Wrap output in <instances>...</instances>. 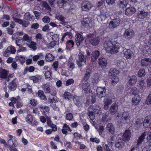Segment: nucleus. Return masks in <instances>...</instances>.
<instances>
[{"label": "nucleus", "instance_id": "nucleus-26", "mask_svg": "<svg viewBox=\"0 0 151 151\" xmlns=\"http://www.w3.org/2000/svg\"><path fill=\"white\" fill-rule=\"evenodd\" d=\"M117 109V105L116 103H114L110 107L109 111L111 114H114L116 112Z\"/></svg>", "mask_w": 151, "mask_h": 151}, {"label": "nucleus", "instance_id": "nucleus-17", "mask_svg": "<svg viewBox=\"0 0 151 151\" xmlns=\"http://www.w3.org/2000/svg\"><path fill=\"white\" fill-rule=\"evenodd\" d=\"M55 18L60 21V23L64 25H66L68 22L65 21V18L62 15L59 14H57L55 16Z\"/></svg>", "mask_w": 151, "mask_h": 151}, {"label": "nucleus", "instance_id": "nucleus-7", "mask_svg": "<svg viewBox=\"0 0 151 151\" xmlns=\"http://www.w3.org/2000/svg\"><path fill=\"white\" fill-rule=\"evenodd\" d=\"M134 32L132 29H126L124 34V37L127 40H130L133 38L134 35Z\"/></svg>", "mask_w": 151, "mask_h": 151}, {"label": "nucleus", "instance_id": "nucleus-22", "mask_svg": "<svg viewBox=\"0 0 151 151\" xmlns=\"http://www.w3.org/2000/svg\"><path fill=\"white\" fill-rule=\"evenodd\" d=\"M106 130L110 134H113L114 133L115 129L111 123H109L107 125Z\"/></svg>", "mask_w": 151, "mask_h": 151}, {"label": "nucleus", "instance_id": "nucleus-60", "mask_svg": "<svg viewBox=\"0 0 151 151\" xmlns=\"http://www.w3.org/2000/svg\"><path fill=\"white\" fill-rule=\"evenodd\" d=\"M74 83V80L72 79H70L68 80L66 82L65 85L68 86L69 85L72 84Z\"/></svg>", "mask_w": 151, "mask_h": 151}, {"label": "nucleus", "instance_id": "nucleus-27", "mask_svg": "<svg viewBox=\"0 0 151 151\" xmlns=\"http://www.w3.org/2000/svg\"><path fill=\"white\" fill-rule=\"evenodd\" d=\"M124 145V143L121 138H118L116 142L115 146L116 147L119 148H122Z\"/></svg>", "mask_w": 151, "mask_h": 151}, {"label": "nucleus", "instance_id": "nucleus-18", "mask_svg": "<svg viewBox=\"0 0 151 151\" xmlns=\"http://www.w3.org/2000/svg\"><path fill=\"white\" fill-rule=\"evenodd\" d=\"M136 9L134 7H129L126 9L125 14L127 16L131 15L136 12Z\"/></svg>", "mask_w": 151, "mask_h": 151}, {"label": "nucleus", "instance_id": "nucleus-53", "mask_svg": "<svg viewBox=\"0 0 151 151\" xmlns=\"http://www.w3.org/2000/svg\"><path fill=\"white\" fill-rule=\"evenodd\" d=\"M145 103L147 105L151 104V93L149 94L147 97L145 101Z\"/></svg>", "mask_w": 151, "mask_h": 151}, {"label": "nucleus", "instance_id": "nucleus-13", "mask_svg": "<svg viewBox=\"0 0 151 151\" xmlns=\"http://www.w3.org/2000/svg\"><path fill=\"white\" fill-rule=\"evenodd\" d=\"M12 137V136L10 135V150L17 151V149L15 148L17 145V142L14 139L12 140L11 139Z\"/></svg>", "mask_w": 151, "mask_h": 151}, {"label": "nucleus", "instance_id": "nucleus-2", "mask_svg": "<svg viewBox=\"0 0 151 151\" xmlns=\"http://www.w3.org/2000/svg\"><path fill=\"white\" fill-rule=\"evenodd\" d=\"M101 108L99 106H91L88 108V115L90 119L93 120L95 117V114H99L101 113Z\"/></svg>", "mask_w": 151, "mask_h": 151}, {"label": "nucleus", "instance_id": "nucleus-24", "mask_svg": "<svg viewBox=\"0 0 151 151\" xmlns=\"http://www.w3.org/2000/svg\"><path fill=\"white\" fill-rule=\"evenodd\" d=\"M148 14V13L147 12L143 10L139 11L137 13V16L139 18L144 19L147 16Z\"/></svg>", "mask_w": 151, "mask_h": 151}, {"label": "nucleus", "instance_id": "nucleus-9", "mask_svg": "<svg viewBox=\"0 0 151 151\" xmlns=\"http://www.w3.org/2000/svg\"><path fill=\"white\" fill-rule=\"evenodd\" d=\"M75 37L76 43L77 46L82 47L83 45L82 42L84 40L83 36L78 33L76 35Z\"/></svg>", "mask_w": 151, "mask_h": 151}, {"label": "nucleus", "instance_id": "nucleus-25", "mask_svg": "<svg viewBox=\"0 0 151 151\" xmlns=\"http://www.w3.org/2000/svg\"><path fill=\"white\" fill-rule=\"evenodd\" d=\"M151 60L150 58H144L141 60V65L142 66H147L150 65Z\"/></svg>", "mask_w": 151, "mask_h": 151}, {"label": "nucleus", "instance_id": "nucleus-61", "mask_svg": "<svg viewBox=\"0 0 151 151\" xmlns=\"http://www.w3.org/2000/svg\"><path fill=\"white\" fill-rule=\"evenodd\" d=\"M100 17L102 21L105 20L106 19V18L108 17V16H106V14L103 13H101V14Z\"/></svg>", "mask_w": 151, "mask_h": 151}, {"label": "nucleus", "instance_id": "nucleus-47", "mask_svg": "<svg viewBox=\"0 0 151 151\" xmlns=\"http://www.w3.org/2000/svg\"><path fill=\"white\" fill-rule=\"evenodd\" d=\"M12 63L11 66L12 68L16 69L17 67V64L15 61H13V58L11 57H10V63Z\"/></svg>", "mask_w": 151, "mask_h": 151}, {"label": "nucleus", "instance_id": "nucleus-10", "mask_svg": "<svg viewBox=\"0 0 151 151\" xmlns=\"http://www.w3.org/2000/svg\"><path fill=\"white\" fill-rule=\"evenodd\" d=\"M92 22V19L90 17H83L81 22L82 25L85 27L90 26Z\"/></svg>", "mask_w": 151, "mask_h": 151}, {"label": "nucleus", "instance_id": "nucleus-45", "mask_svg": "<svg viewBox=\"0 0 151 151\" xmlns=\"http://www.w3.org/2000/svg\"><path fill=\"white\" fill-rule=\"evenodd\" d=\"M64 98L68 100H71L72 98V95L69 92H65L63 94Z\"/></svg>", "mask_w": 151, "mask_h": 151}, {"label": "nucleus", "instance_id": "nucleus-34", "mask_svg": "<svg viewBox=\"0 0 151 151\" xmlns=\"http://www.w3.org/2000/svg\"><path fill=\"white\" fill-rule=\"evenodd\" d=\"M99 77L98 74L96 73L94 74L91 80L92 83L94 85L96 84L99 81Z\"/></svg>", "mask_w": 151, "mask_h": 151}, {"label": "nucleus", "instance_id": "nucleus-38", "mask_svg": "<svg viewBox=\"0 0 151 151\" xmlns=\"http://www.w3.org/2000/svg\"><path fill=\"white\" fill-rule=\"evenodd\" d=\"M146 134L145 132L143 133L141 135L139 138L137 142V145H141L142 142L143 141L145 138Z\"/></svg>", "mask_w": 151, "mask_h": 151}, {"label": "nucleus", "instance_id": "nucleus-19", "mask_svg": "<svg viewBox=\"0 0 151 151\" xmlns=\"http://www.w3.org/2000/svg\"><path fill=\"white\" fill-rule=\"evenodd\" d=\"M73 100L75 105L78 107L82 106L81 99L80 97L76 96H74L73 98Z\"/></svg>", "mask_w": 151, "mask_h": 151}, {"label": "nucleus", "instance_id": "nucleus-63", "mask_svg": "<svg viewBox=\"0 0 151 151\" xmlns=\"http://www.w3.org/2000/svg\"><path fill=\"white\" fill-rule=\"evenodd\" d=\"M3 55L5 57H8L9 55V48L8 47L3 52Z\"/></svg>", "mask_w": 151, "mask_h": 151}, {"label": "nucleus", "instance_id": "nucleus-40", "mask_svg": "<svg viewBox=\"0 0 151 151\" xmlns=\"http://www.w3.org/2000/svg\"><path fill=\"white\" fill-rule=\"evenodd\" d=\"M30 42V44H27L28 47L32 49L33 50H36L37 49L36 43L32 41H31Z\"/></svg>", "mask_w": 151, "mask_h": 151}, {"label": "nucleus", "instance_id": "nucleus-33", "mask_svg": "<svg viewBox=\"0 0 151 151\" xmlns=\"http://www.w3.org/2000/svg\"><path fill=\"white\" fill-rule=\"evenodd\" d=\"M67 130L69 131L70 132L72 131L69 127L65 123L63 126V128L61 130L63 134H66L67 133Z\"/></svg>", "mask_w": 151, "mask_h": 151}, {"label": "nucleus", "instance_id": "nucleus-20", "mask_svg": "<svg viewBox=\"0 0 151 151\" xmlns=\"http://www.w3.org/2000/svg\"><path fill=\"white\" fill-rule=\"evenodd\" d=\"M71 0H58L57 4L58 5L60 8L64 7L66 5V3L71 2Z\"/></svg>", "mask_w": 151, "mask_h": 151}, {"label": "nucleus", "instance_id": "nucleus-52", "mask_svg": "<svg viewBox=\"0 0 151 151\" xmlns=\"http://www.w3.org/2000/svg\"><path fill=\"white\" fill-rule=\"evenodd\" d=\"M40 76H38L37 77L35 76H32L29 77L30 79L33 80L34 83L37 82L39 80Z\"/></svg>", "mask_w": 151, "mask_h": 151}, {"label": "nucleus", "instance_id": "nucleus-56", "mask_svg": "<svg viewBox=\"0 0 151 151\" xmlns=\"http://www.w3.org/2000/svg\"><path fill=\"white\" fill-rule=\"evenodd\" d=\"M26 121L28 123H31L32 121V117L31 115H28L26 118Z\"/></svg>", "mask_w": 151, "mask_h": 151}, {"label": "nucleus", "instance_id": "nucleus-6", "mask_svg": "<svg viewBox=\"0 0 151 151\" xmlns=\"http://www.w3.org/2000/svg\"><path fill=\"white\" fill-rule=\"evenodd\" d=\"M81 6L82 10L87 11L90 10L92 7V4L89 1H84L82 2Z\"/></svg>", "mask_w": 151, "mask_h": 151}, {"label": "nucleus", "instance_id": "nucleus-23", "mask_svg": "<svg viewBox=\"0 0 151 151\" xmlns=\"http://www.w3.org/2000/svg\"><path fill=\"white\" fill-rule=\"evenodd\" d=\"M104 100V109L105 110H107L109 108V106L112 103L111 99L109 98H108L107 97H105Z\"/></svg>", "mask_w": 151, "mask_h": 151}, {"label": "nucleus", "instance_id": "nucleus-4", "mask_svg": "<svg viewBox=\"0 0 151 151\" xmlns=\"http://www.w3.org/2000/svg\"><path fill=\"white\" fill-rule=\"evenodd\" d=\"M87 39L92 45L96 46L99 44L100 41L99 37H97L94 34H90L86 36Z\"/></svg>", "mask_w": 151, "mask_h": 151}, {"label": "nucleus", "instance_id": "nucleus-36", "mask_svg": "<svg viewBox=\"0 0 151 151\" xmlns=\"http://www.w3.org/2000/svg\"><path fill=\"white\" fill-rule=\"evenodd\" d=\"M74 44V42L72 40H68L66 43V48L67 49L72 48Z\"/></svg>", "mask_w": 151, "mask_h": 151}, {"label": "nucleus", "instance_id": "nucleus-58", "mask_svg": "<svg viewBox=\"0 0 151 151\" xmlns=\"http://www.w3.org/2000/svg\"><path fill=\"white\" fill-rule=\"evenodd\" d=\"M42 20L45 23H48L50 22V19L48 16H45L42 19Z\"/></svg>", "mask_w": 151, "mask_h": 151}, {"label": "nucleus", "instance_id": "nucleus-48", "mask_svg": "<svg viewBox=\"0 0 151 151\" xmlns=\"http://www.w3.org/2000/svg\"><path fill=\"white\" fill-rule=\"evenodd\" d=\"M145 74V70L144 69H141L138 71V75L139 77H143Z\"/></svg>", "mask_w": 151, "mask_h": 151}, {"label": "nucleus", "instance_id": "nucleus-8", "mask_svg": "<svg viewBox=\"0 0 151 151\" xmlns=\"http://www.w3.org/2000/svg\"><path fill=\"white\" fill-rule=\"evenodd\" d=\"M106 89L104 88H97L96 89L97 95L99 98H105L106 96Z\"/></svg>", "mask_w": 151, "mask_h": 151}, {"label": "nucleus", "instance_id": "nucleus-50", "mask_svg": "<svg viewBox=\"0 0 151 151\" xmlns=\"http://www.w3.org/2000/svg\"><path fill=\"white\" fill-rule=\"evenodd\" d=\"M59 44V42L58 41H53L50 43L49 47L50 49H51L52 48H53L56 45H58Z\"/></svg>", "mask_w": 151, "mask_h": 151}, {"label": "nucleus", "instance_id": "nucleus-11", "mask_svg": "<svg viewBox=\"0 0 151 151\" xmlns=\"http://www.w3.org/2000/svg\"><path fill=\"white\" fill-rule=\"evenodd\" d=\"M121 122L124 123H128L130 121L129 114L127 112H124L121 118Z\"/></svg>", "mask_w": 151, "mask_h": 151}, {"label": "nucleus", "instance_id": "nucleus-39", "mask_svg": "<svg viewBox=\"0 0 151 151\" xmlns=\"http://www.w3.org/2000/svg\"><path fill=\"white\" fill-rule=\"evenodd\" d=\"M41 5L46 9L51 11V9L48 4L45 1H42L41 2Z\"/></svg>", "mask_w": 151, "mask_h": 151}, {"label": "nucleus", "instance_id": "nucleus-3", "mask_svg": "<svg viewBox=\"0 0 151 151\" xmlns=\"http://www.w3.org/2000/svg\"><path fill=\"white\" fill-rule=\"evenodd\" d=\"M119 71L115 68H111L109 70V76L112 79L111 84L114 85L119 81L117 75L119 73Z\"/></svg>", "mask_w": 151, "mask_h": 151}, {"label": "nucleus", "instance_id": "nucleus-15", "mask_svg": "<svg viewBox=\"0 0 151 151\" xmlns=\"http://www.w3.org/2000/svg\"><path fill=\"white\" fill-rule=\"evenodd\" d=\"M141 101V98L138 94L135 95L132 100V104L134 106L137 105Z\"/></svg>", "mask_w": 151, "mask_h": 151}, {"label": "nucleus", "instance_id": "nucleus-37", "mask_svg": "<svg viewBox=\"0 0 151 151\" xmlns=\"http://www.w3.org/2000/svg\"><path fill=\"white\" fill-rule=\"evenodd\" d=\"M145 84V83L143 79L142 78L139 81V87L142 90H144L146 88Z\"/></svg>", "mask_w": 151, "mask_h": 151}, {"label": "nucleus", "instance_id": "nucleus-12", "mask_svg": "<svg viewBox=\"0 0 151 151\" xmlns=\"http://www.w3.org/2000/svg\"><path fill=\"white\" fill-rule=\"evenodd\" d=\"M128 3V0H119L117 4V6L123 9L125 8Z\"/></svg>", "mask_w": 151, "mask_h": 151}, {"label": "nucleus", "instance_id": "nucleus-32", "mask_svg": "<svg viewBox=\"0 0 151 151\" xmlns=\"http://www.w3.org/2000/svg\"><path fill=\"white\" fill-rule=\"evenodd\" d=\"M124 54V56L127 59L130 58L133 55L132 52L129 49L125 51Z\"/></svg>", "mask_w": 151, "mask_h": 151}, {"label": "nucleus", "instance_id": "nucleus-44", "mask_svg": "<svg viewBox=\"0 0 151 151\" xmlns=\"http://www.w3.org/2000/svg\"><path fill=\"white\" fill-rule=\"evenodd\" d=\"M138 91L137 88L136 87H133L131 88L130 93L131 95H135L138 94Z\"/></svg>", "mask_w": 151, "mask_h": 151}, {"label": "nucleus", "instance_id": "nucleus-43", "mask_svg": "<svg viewBox=\"0 0 151 151\" xmlns=\"http://www.w3.org/2000/svg\"><path fill=\"white\" fill-rule=\"evenodd\" d=\"M15 79H14L10 83V90L14 91L17 87V85L15 82Z\"/></svg>", "mask_w": 151, "mask_h": 151}, {"label": "nucleus", "instance_id": "nucleus-1", "mask_svg": "<svg viewBox=\"0 0 151 151\" xmlns=\"http://www.w3.org/2000/svg\"><path fill=\"white\" fill-rule=\"evenodd\" d=\"M104 47L108 53L114 54L118 52L119 47L116 45H114L110 41H106L104 44Z\"/></svg>", "mask_w": 151, "mask_h": 151}, {"label": "nucleus", "instance_id": "nucleus-41", "mask_svg": "<svg viewBox=\"0 0 151 151\" xmlns=\"http://www.w3.org/2000/svg\"><path fill=\"white\" fill-rule=\"evenodd\" d=\"M45 58L47 61H51L54 59V57L51 54L48 53L46 54Z\"/></svg>", "mask_w": 151, "mask_h": 151}, {"label": "nucleus", "instance_id": "nucleus-30", "mask_svg": "<svg viewBox=\"0 0 151 151\" xmlns=\"http://www.w3.org/2000/svg\"><path fill=\"white\" fill-rule=\"evenodd\" d=\"M99 63L102 68H105L107 65V60L104 58L99 59Z\"/></svg>", "mask_w": 151, "mask_h": 151}, {"label": "nucleus", "instance_id": "nucleus-54", "mask_svg": "<svg viewBox=\"0 0 151 151\" xmlns=\"http://www.w3.org/2000/svg\"><path fill=\"white\" fill-rule=\"evenodd\" d=\"M43 88L44 91L46 93H49L50 92V88L48 85H45L44 86Z\"/></svg>", "mask_w": 151, "mask_h": 151}, {"label": "nucleus", "instance_id": "nucleus-62", "mask_svg": "<svg viewBox=\"0 0 151 151\" xmlns=\"http://www.w3.org/2000/svg\"><path fill=\"white\" fill-rule=\"evenodd\" d=\"M33 13L35 16L36 19H38L40 18V16L41 14V13L39 12L34 11L33 12Z\"/></svg>", "mask_w": 151, "mask_h": 151}, {"label": "nucleus", "instance_id": "nucleus-5", "mask_svg": "<svg viewBox=\"0 0 151 151\" xmlns=\"http://www.w3.org/2000/svg\"><path fill=\"white\" fill-rule=\"evenodd\" d=\"M78 59L77 61V63L79 67H81L83 64V63L84 62L85 63L86 61L87 56L86 55H84L81 53H79L78 55Z\"/></svg>", "mask_w": 151, "mask_h": 151}, {"label": "nucleus", "instance_id": "nucleus-21", "mask_svg": "<svg viewBox=\"0 0 151 151\" xmlns=\"http://www.w3.org/2000/svg\"><path fill=\"white\" fill-rule=\"evenodd\" d=\"M92 73V71L91 69L88 68L86 70V72L83 78V81H87L89 78L90 75Z\"/></svg>", "mask_w": 151, "mask_h": 151}, {"label": "nucleus", "instance_id": "nucleus-28", "mask_svg": "<svg viewBox=\"0 0 151 151\" xmlns=\"http://www.w3.org/2000/svg\"><path fill=\"white\" fill-rule=\"evenodd\" d=\"M84 81L85 82H84L82 85L83 89L86 93H87L90 90L91 87L89 83L87 81Z\"/></svg>", "mask_w": 151, "mask_h": 151}, {"label": "nucleus", "instance_id": "nucleus-57", "mask_svg": "<svg viewBox=\"0 0 151 151\" xmlns=\"http://www.w3.org/2000/svg\"><path fill=\"white\" fill-rule=\"evenodd\" d=\"M19 15L17 14V13L16 11H14L12 14V17L14 20V18L17 17L18 18H19Z\"/></svg>", "mask_w": 151, "mask_h": 151}, {"label": "nucleus", "instance_id": "nucleus-55", "mask_svg": "<svg viewBox=\"0 0 151 151\" xmlns=\"http://www.w3.org/2000/svg\"><path fill=\"white\" fill-rule=\"evenodd\" d=\"M51 38L53 41H58L59 38L58 35L57 34H54L52 36Z\"/></svg>", "mask_w": 151, "mask_h": 151}, {"label": "nucleus", "instance_id": "nucleus-31", "mask_svg": "<svg viewBox=\"0 0 151 151\" xmlns=\"http://www.w3.org/2000/svg\"><path fill=\"white\" fill-rule=\"evenodd\" d=\"M143 124L144 127L145 128H148L149 127H151L150 126L151 125V122L148 119V117H146L145 118L143 121Z\"/></svg>", "mask_w": 151, "mask_h": 151}, {"label": "nucleus", "instance_id": "nucleus-35", "mask_svg": "<svg viewBox=\"0 0 151 151\" xmlns=\"http://www.w3.org/2000/svg\"><path fill=\"white\" fill-rule=\"evenodd\" d=\"M137 81V78L136 76L133 75L130 77L129 83L131 85L135 84Z\"/></svg>", "mask_w": 151, "mask_h": 151}, {"label": "nucleus", "instance_id": "nucleus-51", "mask_svg": "<svg viewBox=\"0 0 151 151\" xmlns=\"http://www.w3.org/2000/svg\"><path fill=\"white\" fill-rule=\"evenodd\" d=\"M24 19L30 21L32 18L29 12H27L24 15Z\"/></svg>", "mask_w": 151, "mask_h": 151}, {"label": "nucleus", "instance_id": "nucleus-59", "mask_svg": "<svg viewBox=\"0 0 151 151\" xmlns=\"http://www.w3.org/2000/svg\"><path fill=\"white\" fill-rule=\"evenodd\" d=\"M73 114L71 113H69L66 114V119L69 120H71L73 118Z\"/></svg>", "mask_w": 151, "mask_h": 151}, {"label": "nucleus", "instance_id": "nucleus-64", "mask_svg": "<svg viewBox=\"0 0 151 151\" xmlns=\"http://www.w3.org/2000/svg\"><path fill=\"white\" fill-rule=\"evenodd\" d=\"M118 26L112 22V21L110 22L109 25V27L110 29H113L116 27Z\"/></svg>", "mask_w": 151, "mask_h": 151}, {"label": "nucleus", "instance_id": "nucleus-49", "mask_svg": "<svg viewBox=\"0 0 151 151\" xmlns=\"http://www.w3.org/2000/svg\"><path fill=\"white\" fill-rule=\"evenodd\" d=\"M117 64L118 66L120 68H124L125 66V64L124 62L122 60H117Z\"/></svg>", "mask_w": 151, "mask_h": 151}, {"label": "nucleus", "instance_id": "nucleus-16", "mask_svg": "<svg viewBox=\"0 0 151 151\" xmlns=\"http://www.w3.org/2000/svg\"><path fill=\"white\" fill-rule=\"evenodd\" d=\"M131 136V132L129 130H126L122 136V139L124 141H128Z\"/></svg>", "mask_w": 151, "mask_h": 151}, {"label": "nucleus", "instance_id": "nucleus-46", "mask_svg": "<svg viewBox=\"0 0 151 151\" xmlns=\"http://www.w3.org/2000/svg\"><path fill=\"white\" fill-rule=\"evenodd\" d=\"M68 66L70 68L73 69L75 67L74 63L73 62V59L71 58H69L68 63Z\"/></svg>", "mask_w": 151, "mask_h": 151}, {"label": "nucleus", "instance_id": "nucleus-29", "mask_svg": "<svg viewBox=\"0 0 151 151\" xmlns=\"http://www.w3.org/2000/svg\"><path fill=\"white\" fill-rule=\"evenodd\" d=\"M100 55V52L98 50L93 51L92 54L91 59L93 61H95L98 58Z\"/></svg>", "mask_w": 151, "mask_h": 151}, {"label": "nucleus", "instance_id": "nucleus-14", "mask_svg": "<svg viewBox=\"0 0 151 151\" xmlns=\"http://www.w3.org/2000/svg\"><path fill=\"white\" fill-rule=\"evenodd\" d=\"M8 71H7L5 69L3 70L0 73V78H1V80L5 79L6 81L8 82L9 80V77L7 75Z\"/></svg>", "mask_w": 151, "mask_h": 151}, {"label": "nucleus", "instance_id": "nucleus-42", "mask_svg": "<svg viewBox=\"0 0 151 151\" xmlns=\"http://www.w3.org/2000/svg\"><path fill=\"white\" fill-rule=\"evenodd\" d=\"M22 41H27V42L29 43L31 41V37H29L27 34H25L23 36V37L21 39Z\"/></svg>", "mask_w": 151, "mask_h": 151}]
</instances>
